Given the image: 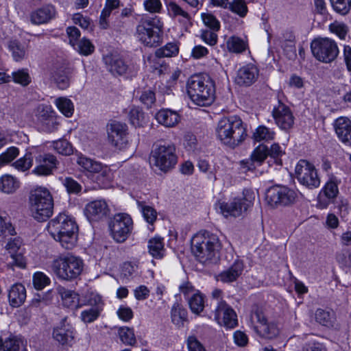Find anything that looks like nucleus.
Wrapping results in <instances>:
<instances>
[{
    "label": "nucleus",
    "mask_w": 351,
    "mask_h": 351,
    "mask_svg": "<svg viewBox=\"0 0 351 351\" xmlns=\"http://www.w3.org/2000/svg\"><path fill=\"white\" fill-rule=\"evenodd\" d=\"M47 230L66 250L72 249L77 243L78 226L71 216L64 213L51 219L48 223Z\"/></svg>",
    "instance_id": "f257e3e1"
},
{
    "label": "nucleus",
    "mask_w": 351,
    "mask_h": 351,
    "mask_svg": "<svg viewBox=\"0 0 351 351\" xmlns=\"http://www.w3.org/2000/svg\"><path fill=\"white\" fill-rule=\"evenodd\" d=\"M187 95L190 99L199 106H210L215 100V83L207 75H195L186 83Z\"/></svg>",
    "instance_id": "f03ea898"
},
{
    "label": "nucleus",
    "mask_w": 351,
    "mask_h": 351,
    "mask_svg": "<svg viewBox=\"0 0 351 351\" xmlns=\"http://www.w3.org/2000/svg\"><path fill=\"white\" fill-rule=\"evenodd\" d=\"M216 131L221 142L230 147L239 145L247 136L246 128L238 117L221 119L218 123Z\"/></svg>",
    "instance_id": "7ed1b4c3"
},
{
    "label": "nucleus",
    "mask_w": 351,
    "mask_h": 351,
    "mask_svg": "<svg viewBox=\"0 0 351 351\" xmlns=\"http://www.w3.org/2000/svg\"><path fill=\"white\" fill-rule=\"evenodd\" d=\"M221 244L214 234H197L191 241V250L199 262L206 264L215 263L219 258Z\"/></svg>",
    "instance_id": "20e7f679"
},
{
    "label": "nucleus",
    "mask_w": 351,
    "mask_h": 351,
    "mask_svg": "<svg viewBox=\"0 0 351 351\" xmlns=\"http://www.w3.org/2000/svg\"><path fill=\"white\" fill-rule=\"evenodd\" d=\"M162 23L158 17L141 19L136 26L138 40L148 47H155L161 43Z\"/></svg>",
    "instance_id": "39448f33"
},
{
    "label": "nucleus",
    "mask_w": 351,
    "mask_h": 351,
    "mask_svg": "<svg viewBox=\"0 0 351 351\" xmlns=\"http://www.w3.org/2000/svg\"><path fill=\"white\" fill-rule=\"evenodd\" d=\"M83 267V261L80 258L70 254L54 260L51 265L57 277L65 280L75 279L81 274Z\"/></svg>",
    "instance_id": "423d86ee"
},
{
    "label": "nucleus",
    "mask_w": 351,
    "mask_h": 351,
    "mask_svg": "<svg viewBox=\"0 0 351 351\" xmlns=\"http://www.w3.org/2000/svg\"><path fill=\"white\" fill-rule=\"evenodd\" d=\"M149 162L163 172L172 169L178 162L175 146L166 143L155 144L151 152Z\"/></svg>",
    "instance_id": "0eeeda50"
},
{
    "label": "nucleus",
    "mask_w": 351,
    "mask_h": 351,
    "mask_svg": "<svg viewBox=\"0 0 351 351\" xmlns=\"http://www.w3.org/2000/svg\"><path fill=\"white\" fill-rule=\"evenodd\" d=\"M311 48L314 57L324 63L334 61L339 53L337 43L328 38H318L313 40Z\"/></svg>",
    "instance_id": "6e6552de"
},
{
    "label": "nucleus",
    "mask_w": 351,
    "mask_h": 351,
    "mask_svg": "<svg viewBox=\"0 0 351 351\" xmlns=\"http://www.w3.org/2000/svg\"><path fill=\"white\" fill-rule=\"evenodd\" d=\"M250 322L255 332L263 337L272 339L278 334L276 325L267 322L262 308L256 304L252 306Z\"/></svg>",
    "instance_id": "1a4fd4ad"
},
{
    "label": "nucleus",
    "mask_w": 351,
    "mask_h": 351,
    "mask_svg": "<svg viewBox=\"0 0 351 351\" xmlns=\"http://www.w3.org/2000/svg\"><path fill=\"white\" fill-rule=\"evenodd\" d=\"M111 236L117 243L127 240L133 228V221L127 213L116 214L110 224Z\"/></svg>",
    "instance_id": "9d476101"
},
{
    "label": "nucleus",
    "mask_w": 351,
    "mask_h": 351,
    "mask_svg": "<svg viewBox=\"0 0 351 351\" xmlns=\"http://www.w3.org/2000/svg\"><path fill=\"white\" fill-rule=\"evenodd\" d=\"M296 178L302 185L308 188H317L320 184L314 165L306 160H300L295 169Z\"/></svg>",
    "instance_id": "9b49d317"
},
{
    "label": "nucleus",
    "mask_w": 351,
    "mask_h": 351,
    "mask_svg": "<svg viewBox=\"0 0 351 351\" xmlns=\"http://www.w3.org/2000/svg\"><path fill=\"white\" fill-rule=\"evenodd\" d=\"M108 141L114 147L121 149L128 143V126L123 123L111 121L106 125Z\"/></svg>",
    "instance_id": "f8f14e48"
},
{
    "label": "nucleus",
    "mask_w": 351,
    "mask_h": 351,
    "mask_svg": "<svg viewBox=\"0 0 351 351\" xmlns=\"http://www.w3.org/2000/svg\"><path fill=\"white\" fill-rule=\"evenodd\" d=\"M53 199H29V210L38 221H47L53 212Z\"/></svg>",
    "instance_id": "ddd939ff"
},
{
    "label": "nucleus",
    "mask_w": 351,
    "mask_h": 351,
    "mask_svg": "<svg viewBox=\"0 0 351 351\" xmlns=\"http://www.w3.org/2000/svg\"><path fill=\"white\" fill-rule=\"evenodd\" d=\"M35 164L32 173L40 176H47L58 168L59 162L51 154H39L35 156Z\"/></svg>",
    "instance_id": "4468645a"
},
{
    "label": "nucleus",
    "mask_w": 351,
    "mask_h": 351,
    "mask_svg": "<svg viewBox=\"0 0 351 351\" xmlns=\"http://www.w3.org/2000/svg\"><path fill=\"white\" fill-rule=\"evenodd\" d=\"M215 319L219 325L227 328H233L238 324L235 311L224 301L218 303L215 311Z\"/></svg>",
    "instance_id": "2eb2a0df"
},
{
    "label": "nucleus",
    "mask_w": 351,
    "mask_h": 351,
    "mask_svg": "<svg viewBox=\"0 0 351 351\" xmlns=\"http://www.w3.org/2000/svg\"><path fill=\"white\" fill-rule=\"evenodd\" d=\"M272 117L276 124L282 130H287L292 128L294 123V117L289 107L280 101L274 105Z\"/></svg>",
    "instance_id": "dca6fc26"
},
{
    "label": "nucleus",
    "mask_w": 351,
    "mask_h": 351,
    "mask_svg": "<svg viewBox=\"0 0 351 351\" xmlns=\"http://www.w3.org/2000/svg\"><path fill=\"white\" fill-rule=\"evenodd\" d=\"M104 60L108 71L113 75H132L136 72L134 67L130 66L118 56L108 55Z\"/></svg>",
    "instance_id": "f3484780"
},
{
    "label": "nucleus",
    "mask_w": 351,
    "mask_h": 351,
    "mask_svg": "<svg viewBox=\"0 0 351 351\" xmlns=\"http://www.w3.org/2000/svg\"><path fill=\"white\" fill-rule=\"evenodd\" d=\"M110 208L104 199H96L84 208V213L88 221H98L108 215Z\"/></svg>",
    "instance_id": "a211bd4d"
},
{
    "label": "nucleus",
    "mask_w": 351,
    "mask_h": 351,
    "mask_svg": "<svg viewBox=\"0 0 351 351\" xmlns=\"http://www.w3.org/2000/svg\"><path fill=\"white\" fill-rule=\"evenodd\" d=\"M332 126L338 140L345 146L351 147V120L347 117L336 119Z\"/></svg>",
    "instance_id": "6ab92c4d"
},
{
    "label": "nucleus",
    "mask_w": 351,
    "mask_h": 351,
    "mask_svg": "<svg viewBox=\"0 0 351 351\" xmlns=\"http://www.w3.org/2000/svg\"><path fill=\"white\" fill-rule=\"evenodd\" d=\"M56 10L54 5L46 4L32 11L30 14V21L34 25L45 24L55 18Z\"/></svg>",
    "instance_id": "aec40b11"
},
{
    "label": "nucleus",
    "mask_w": 351,
    "mask_h": 351,
    "mask_svg": "<svg viewBox=\"0 0 351 351\" xmlns=\"http://www.w3.org/2000/svg\"><path fill=\"white\" fill-rule=\"evenodd\" d=\"M258 70L254 64H250L240 68L237 73L235 82L240 86H250L258 78Z\"/></svg>",
    "instance_id": "412c9836"
},
{
    "label": "nucleus",
    "mask_w": 351,
    "mask_h": 351,
    "mask_svg": "<svg viewBox=\"0 0 351 351\" xmlns=\"http://www.w3.org/2000/svg\"><path fill=\"white\" fill-rule=\"evenodd\" d=\"M77 163L87 171L97 173L98 178L100 176L102 178L108 177L110 173V170L106 167H104L101 163L84 156L78 157Z\"/></svg>",
    "instance_id": "4be33fe9"
},
{
    "label": "nucleus",
    "mask_w": 351,
    "mask_h": 351,
    "mask_svg": "<svg viewBox=\"0 0 351 351\" xmlns=\"http://www.w3.org/2000/svg\"><path fill=\"white\" fill-rule=\"evenodd\" d=\"M53 337L62 346L69 344L74 339V328L70 324H66L64 318L60 326L53 329Z\"/></svg>",
    "instance_id": "5701e85b"
},
{
    "label": "nucleus",
    "mask_w": 351,
    "mask_h": 351,
    "mask_svg": "<svg viewBox=\"0 0 351 351\" xmlns=\"http://www.w3.org/2000/svg\"><path fill=\"white\" fill-rule=\"evenodd\" d=\"M241 200L242 199H228V201H219L218 206L221 213L226 217L241 215L243 209Z\"/></svg>",
    "instance_id": "b1692460"
},
{
    "label": "nucleus",
    "mask_w": 351,
    "mask_h": 351,
    "mask_svg": "<svg viewBox=\"0 0 351 351\" xmlns=\"http://www.w3.org/2000/svg\"><path fill=\"white\" fill-rule=\"evenodd\" d=\"M71 74L72 71L69 67L62 66L56 69L52 77L58 88L65 90L70 86Z\"/></svg>",
    "instance_id": "393cba45"
},
{
    "label": "nucleus",
    "mask_w": 351,
    "mask_h": 351,
    "mask_svg": "<svg viewBox=\"0 0 351 351\" xmlns=\"http://www.w3.org/2000/svg\"><path fill=\"white\" fill-rule=\"evenodd\" d=\"M243 269V262L237 259L228 269L223 271L219 275V279L223 282H234L241 275Z\"/></svg>",
    "instance_id": "a878e982"
},
{
    "label": "nucleus",
    "mask_w": 351,
    "mask_h": 351,
    "mask_svg": "<svg viewBox=\"0 0 351 351\" xmlns=\"http://www.w3.org/2000/svg\"><path fill=\"white\" fill-rule=\"evenodd\" d=\"M25 298L26 290L23 285L16 283L11 287L8 293V300L12 306L19 307L21 306Z\"/></svg>",
    "instance_id": "bb28decb"
},
{
    "label": "nucleus",
    "mask_w": 351,
    "mask_h": 351,
    "mask_svg": "<svg viewBox=\"0 0 351 351\" xmlns=\"http://www.w3.org/2000/svg\"><path fill=\"white\" fill-rule=\"evenodd\" d=\"M157 121L167 128L175 126L180 121V116L177 112L170 109H162L155 115Z\"/></svg>",
    "instance_id": "cd10ccee"
},
{
    "label": "nucleus",
    "mask_w": 351,
    "mask_h": 351,
    "mask_svg": "<svg viewBox=\"0 0 351 351\" xmlns=\"http://www.w3.org/2000/svg\"><path fill=\"white\" fill-rule=\"evenodd\" d=\"M57 290L62 298L64 306L68 308H77L80 306V298L77 293L62 286H59Z\"/></svg>",
    "instance_id": "c85d7f7f"
},
{
    "label": "nucleus",
    "mask_w": 351,
    "mask_h": 351,
    "mask_svg": "<svg viewBox=\"0 0 351 351\" xmlns=\"http://www.w3.org/2000/svg\"><path fill=\"white\" fill-rule=\"evenodd\" d=\"M266 197H298V191L282 185H274L266 190Z\"/></svg>",
    "instance_id": "c756f323"
},
{
    "label": "nucleus",
    "mask_w": 351,
    "mask_h": 351,
    "mask_svg": "<svg viewBox=\"0 0 351 351\" xmlns=\"http://www.w3.org/2000/svg\"><path fill=\"white\" fill-rule=\"evenodd\" d=\"M20 186L19 181L9 174L0 177V192L10 195L14 193Z\"/></svg>",
    "instance_id": "7c9ffc66"
},
{
    "label": "nucleus",
    "mask_w": 351,
    "mask_h": 351,
    "mask_svg": "<svg viewBox=\"0 0 351 351\" xmlns=\"http://www.w3.org/2000/svg\"><path fill=\"white\" fill-rule=\"evenodd\" d=\"M187 311L180 304L175 303L171 311V321L178 328L184 326V324L188 322Z\"/></svg>",
    "instance_id": "2f4dec72"
},
{
    "label": "nucleus",
    "mask_w": 351,
    "mask_h": 351,
    "mask_svg": "<svg viewBox=\"0 0 351 351\" xmlns=\"http://www.w3.org/2000/svg\"><path fill=\"white\" fill-rule=\"evenodd\" d=\"M149 253L155 258H162L165 255V245L163 239L159 237L152 238L147 245Z\"/></svg>",
    "instance_id": "473e14b6"
},
{
    "label": "nucleus",
    "mask_w": 351,
    "mask_h": 351,
    "mask_svg": "<svg viewBox=\"0 0 351 351\" xmlns=\"http://www.w3.org/2000/svg\"><path fill=\"white\" fill-rule=\"evenodd\" d=\"M268 156V148L264 145H258L251 154L250 165L247 166L248 170H252L256 165H261Z\"/></svg>",
    "instance_id": "72a5a7b5"
},
{
    "label": "nucleus",
    "mask_w": 351,
    "mask_h": 351,
    "mask_svg": "<svg viewBox=\"0 0 351 351\" xmlns=\"http://www.w3.org/2000/svg\"><path fill=\"white\" fill-rule=\"evenodd\" d=\"M24 346L22 338L10 335L4 340L0 339V351H19Z\"/></svg>",
    "instance_id": "f704fd0d"
},
{
    "label": "nucleus",
    "mask_w": 351,
    "mask_h": 351,
    "mask_svg": "<svg viewBox=\"0 0 351 351\" xmlns=\"http://www.w3.org/2000/svg\"><path fill=\"white\" fill-rule=\"evenodd\" d=\"M97 300L98 302L95 300L96 305L82 311L80 318L84 323H92L99 317L102 311V305L99 303L101 301L99 297H97Z\"/></svg>",
    "instance_id": "c9c22d12"
},
{
    "label": "nucleus",
    "mask_w": 351,
    "mask_h": 351,
    "mask_svg": "<svg viewBox=\"0 0 351 351\" xmlns=\"http://www.w3.org/2000/svg\"><path fill=\"white\" fill-rule=\"evenodd\" d=\"M315 318L317 323L328 328L333 326L335 321V316L333 311L322 308L316 310Z\"/></svg>",
    "instance_id": "e433bc0d"
},
{
    "label": "nucleus",
    "mask_w": 351,
    "mask_h": 351,
    "mask_svg": "<svg viewBox=\"0 0 351 351\" xmlns=\"http://www.w3.org/2000/svg\"><path fill=\"white\" fill-rule=\"evenodd\" d=\"M55 105L58 109L66 117H71L74 112V106L71 99L60 97L55 100Z\"/></svg>",
    "instance_id": "4c0bfd02"
},
{
    "label": "nucleus",
    "mask_w": 351,
    "mask_h": 351,
    "mask_svg": "<svg viewBox=\"0 0 351 351\" xmlns=\"http://www.w3.org/2000/svg\"><path fill=\"white\" fill-rule=\"evenodd\" d=\"M187 300L192 313L199 315L203 311L204 308V297L200 291L189 298Z\"/></svg>",
    "instance_id": "58836bf2"
},
{
    "label": "nucleus",
    "mask_w": 351,
    "mask_h": 351,
    "mask_svg": "<svg viewBox=\"0 0 351 351\" xmlns=\"http://www.w3.org/2000/svg\"><path fill=\"white\" fill-rule=\"evenodd\" d=\"M226 46L229 51L240 53L246 49L247 44L242 38L233 36L228 39Z\"/></svg>",
    "instance_id": "ea45409f"
},
{
    "label": "nucleus",
    "mask_w": 351,
    "mask_h": 351,
    "mask_svg": "<svg viewBox=\"0 0 351 351\" xmlns=\"http://www.w3.org/2000/svg\"><path fill=\"white\" fill-rule=\"evenodd\" d=\"M8 49L11 51L14 60L16 62L23 60L26 56L25 46L17 40L10 41Z\"/></svg>",
    "instance_id": "a19ab883"
},
{
    "label": "nucleus",
    "mask_w": 351,
    "mask_h": 351,
    "mask_svg": "<svg viewBox=\"0 0 351 351\" xmlns=\"http://www.w3.org/2000/svg\"><path fill=\"white\" fill-rule=\"evenodd\" d=\"M226 9L230 10L240 17L245 16L248 12L247 3L244 0H232L229 1Z\"/></svg>",
    "instance_id": "79ce46f5"
},
{
    "label": "nucleus",
    "mask_w": 351,
    "mask_h": 351,
    "mask_svg": "<svg viewBox=\"0 0 351 351\" xmlns=\"http://www.w3.org/2000/svg\"><path fill=\"white\" fill-rule=\"evenodd\" d=\"M138 207L141 212L145 220L149 224H153L157 218L156 210L144 202L137 201Z\"/></svg>",
    "instance_id": "37998d69"
},
{
    "label": "nucleus",
    "mask_w": 351,
    "mask_h": 351,
    "mask_svg": "<svg viewBox=\"0 0 351 351\" xmlns=\"http://www.w3.org/2000/svg\"><path fill=\"white\" fill-rule=\"evenodd\" d=\"M178 47L175 43H169L164 47L158 49L155 55L156 57L161 58H169L175 56L178 53Z\"/></svg>",
    "instance_id": "c03bdc74"
},
{
    "label": "nucleus",
    "mask_w": 351,
    "mask_h": 351,
    "mask_svg": "<svg viewBox=\"0 0 351 351\" xmlns=\"http://www.w3.org/2000/svg\"><path fill=\"white\" fill-rule=\"evenodd\" d=\"M130 123L135 127H141L146 122L145 113L138 108H132L129 113Z\"/></svg>",
    "instance_id": "a18cd8bd"
},
{
    "label": "nucleus",
    "mask_w": 351,
    "mask_h": 351,
    "mask_svg": "<svg viewBox=\"0 0 351 351\" xmlns=\"http://www.w3.org/2000/svg\"><path fill=\"white\" fill-rule=\"evenodd\" d=\"M275 133L273 130L264 126H258L254 132L253 137L256 141H269L274 138Z\"/></svg>",
    "instance_id": "49530a36"
},
{
    "label": "nucleus",
    "mask_w": 351,
    "mask_h": 351,
    "mask_svg": "<svg viewBox=\"0 0 351 351\" xmlns=\"http://www.w3.org/2000/svg\"><path fill=\"white\" fill-rule=\"evenodd\" d=\"M333 10L338 14L345 16L351 9V0H330Z\"/></svg>",
    "instance_id": "de8ad7c7"
},
{
    "label": "nucleus",
    "mask_w": 351,
    "mask_h": 351,
    "mask_svg": "<svg viewBox=\"0 0 351 351\" xmlns=\"http://www.w3.org/2000/svg\"><path fill=\"white\" fill-rule=\"evenodd\" d=\"M329 30L331 33L336 34L340 39L345 40L349 28L343 23L334 21L329 25Z\"/></svg>",
    "instance_id": "09e8293b"
},
{
    "label": "nucleus",
    "mask_w": 351,
    "mask_h": 351,
    "mask_svg": "<svg viewBox=\"0 0 351 351\" xmlns=\"http://www.w3.org/2000/svg\"><path fill=\"white\" fill-rule=\"evenodd\" d=\"M53 148L62 155L69 156L73 153L72 145L65 139H59L53 141Z\"/></svg>",
    "instance_id": "8fccbe9b"
},
{
    "label": "nucleus",
    "mask_w": 351,
    "mask_h": 351,
    "mask_svg": "<svg viewBox=\"0 0 351 351\" xmlns=\"http://www.w3.org/2000/svg\"><path fill=\"white\" fill-rule=\"evenodd\" d=\"M121 341L126 345L133 346L136 343V338L132 329L128 327H121L119 330Z\"/></svg>",
    "instance_id": "3c124183"
},
{
    "label": "nucleus",
    "mask_w": 351,
    "mask_h": 351,
    "mask_svg": "<svg viewBox=\"0 0 351 351\" xmlns=\"http://www.w3.org/2000/svg\"><path fill=\"white\" fill-rule=\"evenodd\" d=\"M12 78L15 83L19 84L23 86H27L31 82L27 70L24 69L12 72L11 79Z\"/></svg>",
    "instance_id": "603ef678"
},
{
    "label": "nucleus",
    "mask_w": 351,
    "mask_h": 351,
    "mask_svg": "<svg viewBox=\"0 0 351 351\" xmlns=\"http://www.w3.org/2000/svg\"><path fill=\"white\" fill-rule=\"evenodd\" d=\"M74 48L81 54L84 56H88L91 54L95 49L94 45L90 41L85 38L80 40Z\"/></svg>",
    "instance_id": "864d4df0"
},
{
    "label": "nucleus",
    "mask_w": 351,
    "mask_h": 351,
    "mask_svg": "<svg viewBox=\"0 0 351 351\" xmlns=\"http://www.w3.org/2000/svg\"><path fill=\"white\" fill-rule=\"evenodd\" d=\"M33 165L32 153H27L23 158H19L13 166L18 170L25 171L28 170Z\"/></svg>",
    "instance_id": "5fc2aeb1"
},
{
    "label": "nucleus",
    "mask_w": 351,
    "mask_h": 351,
    "mask_svg": "<svg viewBox=\"0 0 351 351\" xmlns=\"http://www.w3.org/2000/svg\"><path fill=\"white\" fill-rule=\"evenodd\" d=\"M201 16L204 24L210 30L219 31L220 29V22L213 14L202 13Z\"/></svg>",
    "instance_id": "6e6d98bb"
},
{
    "label": "nucleus",
    "mask_w": 351,
    "mask_h": 351,
    "mask_svg": "<svg viewBox=\"0 0 351 351\" xmlns=\"http://www.w3.org/2000/svg\"><path fill=\"white\" fill-rule=\"evenodd\" d=\"M167 8L168 14L172 17L180 16L184 19L189 18V14L173 1L169 2L167 5Z\"/></svg>",
    "instance_id": "4d7b16f0"
},
{
    "label": "nucleus",
    "mask_w": 351,
    "mask_h": 351,
    "mask_svg": "<svg viewBox=\"0 0 351 351\" xmlns=\"http://www.w3.org/2000/svg\"><path fill=\"white\" fill-rule=\"evenodd\" d=\"M139 99L147 108H151L156 101L155 93L150 88L144 90L141 92Z\"/></svg>",
    "instance_id": "13d9d810"
},
{
    "label": "nucleus",
    "mask_w": 351,
    "mask_h": 351,
    "mask_svg": "<svg viewBox=\"0 0 351 351\" xmlns=\"http://www.w3.org/2000/svg\"><path fill=\"white\" fill-rule=\"evenodd\" d=\"M50 283V279L43 272H36L33 276V284L38 290L44 289Z\"/></svg>",
    "instance_id": "bf43d9fd"
},
{
    "label": "nucleus",
    "mask_w": 351,
    "mask_h": 351,
    "mask_svg": "<svg viewBox=\"0 0 351 351\" xmlns=\"http://www.w3.org/2000/svg\"><path fill=\"white\" fill-rule=\"evenodd\" d=\"M179 291L186 299L196 294L199 290L196 289L193 284L189 280L182 282L179 286Z\"/></svg>",
    "instance_id": "052dcab7"
},
{
    "label": "nucleus",
    "mask_w": 351,
    "mask_h": 351,
    "mask_svg": "<svg viewBox=\"0 0 351 351\" xmlns=\"http://www.w3.org/2000/svg\"><path fill=\"white\" fill-rule=\"evenodd\" d=\"M19 149L15 147H10L0 155V165H3L12 161L18 155Z\"/></svg>",
    "instance_id": "680f3d73"
},
{
    "label": "nucleus",
    "mask_w": 351,
    "mask_h": 351,
    "mask_svg": "<svg viewBox=\"0 0 351 351\" xmlns=\"http://www.w3.org/2000/svg\"><path fill=\"white\" fill-rule=\"evenodd\" d=\"M145 10L151 14L160 13L162 5L160 0H144Z\"/></svg>",
    "instance_id": "e2e57ef3"
},
{
    "label": "nucleus",
    "mask_w": 351,
    "mask_h": 351,
    "mask_svg": "<svg viewBox=\"0 0 351 351\" xmlns=\"http://www.w3.org/2000/svg\"><path fill=\"white\" fill-rule=\"evenodd\" d=\"M295 199H278L274 201V199H264L265 204L271 209L278 208L279 206H289L294 203Z\"/></svg>",
    "instance_id": "0e129e2a"
},
{
    "label": "nucleus",
    "mask_w": 351,
    "mask_h": 351,
    "mask_svg": "<svg viewBox=\"0 0 351 351\" xmlns=\"http://www.w3.org/2000/svg\"><path fill=\"white\" fill-rule=\"evenodd\" d=\"M63 184L69 193L77 195L82 190L81 185L71 178H66L63 181Z\"/></svg>",
    "instance_id": "69168bd1"
},
{
    "label": "nucleus",
    "mask_w": 351,
    "mask_h": 351,
    "mask_svg": "<svg viewBox=\"0 0 351 351\" xmlns=\"http://www.w3.org/2000/svg\"><path fill=\"white\" fill-rule=\"evenodd\" d=\"M217 31L203 30L201 34V38L208 45L214 46L217 43Z\"/></svg>",
    "instance_id": "338daca9"
},
{
    "label": "nucleus",
    "mask_w": 351,
    "mask_h": 351,
    "mask_svg": "<svg viewBox=\"0 0 351 351\" xmlns=\"http://www.w3.org/2000/svg\"><path fill=\"white\" fill-rule=\"evenodd\" d=\"M300 351H327V348L324 343L312 341L304 343Z\"/></svg>",
    "instance_id": "774afa93"
}]
</instances>
